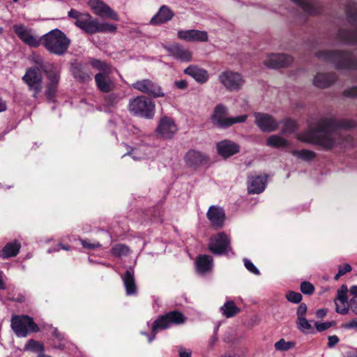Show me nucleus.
Masks as SVG:
<instances>
[{
	"label": "nucleus",
	"instance_id": "nucleus-1",
	"mask_svg": "<svg viewBox=\"0 0 357 357\" xmlns=\"http://www.w3.org/2000/svg\"><path fill=\"white\" fill-rule=\"evenodd\" d=\"M357 126V122L353 119L335 118H321L307 130L298 136V139L307 144L319 146L324 150H331L335 145V139L330 135L338 129L350 130Z\"/></svg>",
	"mask_w": 357,
	"mask_h": 357
},
{
	"label": "nucleus",
	"instance_id": "nucleus-2",
	"mask_svg": "<svg viewBox=\"0 0 357 357\" xmlns=\"http://www.w3.org/2000/svg\"><path fill=\"white\" fill-rule=\"evenodd\" d=\"M316 56L335 65L337 70H357V59L347 50H321Z\"/></svg>",
	"mask_w": 357,
	"mask_h": 357
},
{
	"label": "nucleus",
	"instance_id": "nucleus-3",
	"mask_svg": "<svg viewBox=\"0 0 357 357\" xmlns=\"http://www.w3.org/2000/svg\"><path fill=\"white\" fill-rule=\"evenodd\" d=\"M70 40L61 30L53 29L42 36V45L50 54L56 56L66 54L70 45Z\"/></svg>",
	"mask_w": 357,
	"mask_h": 357
},
{
	"label": "nucleus",
	"instance_id": "nucleus-4",
	"mask_svg": "<svg viewBox=\"0 0 357 357\" xmlns=\"http://www.w3.org/2000/svg\"><path fill=\"white\" fill-rule=\"evenodd\" d=\"M345 13L348 22L356 28L352 30L340 29L337 33V38L345 44L357 45V3L349 2Z\"/></svg>",
	"mask_w": 357,
	"mask_h": 357
},
{
	"label": "nucleus",
	"instance_id": "nucleus-5",
	"mask_svg": "<svg viewBox=\"0 0 357 357\" xmlns=\"http://www.w3.org/2000/svg\"><path fill=\"white\" fill-rule=\"evenodd\" d=\"M39 67L45 74L48 81L45 85L46 98L49 102H54L61 79V68L54 63H48L44 61Z\"/></svg>",
	"mask_w": 357,
	"mask_h": 357
},
{
	"label": "nucleus",
	"instance_id": "nucleus-6",
	"mask_svg": "<svg viewBox=\"0 0 357 357\" xmlns=\"http://www.w3.org/2000/svg\"><path fill=\"white\" fill-rule=\"evenodd\" d=\"M77 27L87 34L93 35L97 33H115L116 25L107 22L100 23L97 18H93L90 14L86 13L81 19L75 22Z\"/></svg>",
	"mask_w": 357,
	"mask_h": 357
},
{
	"label": "nucleus",
	"instance_id": "nucleus-7",
	"mask_svg": "<svg viewBox=\"0 0 357 357\" xmlns=\"http://www.w3.org/2000/svg\"><path fill=\"white\" fill-rule=\"evenodd\" d=\"M285 298L289 302L299 304L296 311V324L297 328L303 333H308L310 330H312L310 321L306 319L307 306L305 303H301L303 299L301 294L294 291H289L287 292Z\"/></svg>",
	"mask_w": 357,
	"mask_h": 357
},
{
	"label": "nucleus",
	"instance_id": "nucleus-8",
	"mask_svg": "<svg viewBox=\"0 0 357 357\" xmlns=\"http://www.w3.org/2000/svg\"><path fill=\"white\" fill-rule=\"evenodd\" d=\"M186 317L178 310H172L159 316L152 324L151 331L153 337L149 338L151 343L159 331L169 328L171 325H181L185 322Z\"/></svg>",
	"mask_w": 357,
	"mask_h": 357
},
{
	"label": "nucleus",
	"instance_id": "nucleus-9",
	"mask_svg": "<svg viewBox=\"0 0 357 357\" xmlns=\"http://www.w3.org/2000/svg\"><path fill=\"white\" fill-rule=\"evenodd\" d=\"M10 327L17 337H26L29 334L38 333L39 326L33 319L26 314H13L10 320Z\"/></svg>",
	"mask_w": 357,
	"mask_h": 357
},
{
	"label": "nucleus",
	"instance_id": "nucleus-10",
	"mask_svg": "<svg viewBox=\"0 0 357 357\" xmlns=\"http://www.w3.org/2000/svg\"><path fill=\"white\" fill-rule=\"evenodd\" d=\"M227 108L224 105H217L211 117L212 123L218 128L226 129L234 124L243 123L248 119V115L246 114L235 117H227Z\"/></svg>",
	"mask_w": 357,
	"mask_h": 357
},
{
	"label": "nucleus",
	"instance_id": "nucleus-11",
	"mask_svg": "<svg viewBox=\"0 0 357 357\" xmlns=\"http://www.w3.org/2000/svg\"><path fill=\"white\" fill-rule=\"evenodd\" d=\"M128 110L136 116L151 119L155 115V105L149 97L139 96L130 100Z\"/></svg>",
	"mask_w": 357,
	"mask_h": 357
},
{
	"label": "nucleus",
	"instance_id": "nucleus-12",
	"mask_svg": "<svg viewBox=\"0 0 357 357\" xmlns=\"http://www.w3.org/2000/svg\"><path fill=\"white\" fill-rule=\"evenodd\" d=\"M43 63L42 59L35 60V65L28 68L22 77L23 82L26 84L29 91L33 92V97L37 98L42 90L43 70L39 67Z\"/></svg>",
	"mask_w": 357,
	"mask_h": 357
},
{
	"label": "nucleus",
	"instance_id": "nucleus-13",
	"mask_svg": "<svg viewBox=\"0 0 357 357\" xmlns=\"http://www.w3.org/2000/svg\"><path fill=\"white\" fill-rule=\"evenodd\" d=\"M132 88L150 98H163L165 94L161 86L156 82L150 79L137 80L132 85Z\"/></svg>",
	"mask_w": 357,
	"mask_h": 357
},
{
	"label": "nucleus",
	"instance_id": "nucleus-14",
	"mask_svg": "<svg viewBox=\"0 0 357 357\" xmlns=\"http://www.w3.org/2000/svg\"><path fill=\"white\" fill-rule=\"evenodd\" d=\"M230 239L225 232H219L210 238L208 250L214 255H222L230 249Z\"/></svg>",
	"mask_w": 357,
	"mask_h": 357
},
{
	"label": "nucleus",
	"instance_id": "nucleus-15",
	"mask_svg": "<svg viewBox=\"0 0 357 357\" xmlns=\"http://www.w3.org/2000/svg\"><path fill=\"white\" fill-rule=\"evenodd\" d=\"M220 82L229 91H238L244 84V79L238 73L226 70L219 75Z\"/></svg>",
	"mask_w": 357,
	"mask_h": 357
},
{
	"label": "nucleus",
	"instance_id": "nucleus-16",
	"mask_svg": "<svg viewBox=\"0 0 357 357\" xmlns=\"http://www.w3.org/2000/svg\"><path fill=\"white\" fill-rule=\"evenodd\" d=\"M186 165L197 169L200 167L210 165V158L206 153L195 149L189 150L184 156Z\"/></svg>",
	"mask_w": 357,
	"mask_h": 357
},
{
	"label": "nucleus",
	"instance_id": "nucleus-17",
	"mask_svg": "<svg viewBox=\"0 0 357 357\" xmlns=\"http://www.w3.org/2000/svg\"><path fill=\"white\" fill-rule=\"evenodd\" d=\"M254 116L256 125L264 132L275 131L279 127V122L268 114L255 112Z\"/></svg>",
	"mask_w": 357,
	"mask_h": 357
},
{
	"label": "nucleus",
	"instance_id": "nucleus-18",
	"mask_svg": "<svg viewBox=\"0 0 357 357\" xmlns=\"http://www.w3.org/2000/svg\"><path fill=\"white\" fill-rule=\"evenodd\" d=\"M89 5L93 13L102 17H106L115 21H119V18L116 13L108 5L101 0H89Z\"/></svg>",
	"mask_w": 357,
	"mask_h": 357
},
{
	"label": "nucleus",
	"instance_id": "nucleus-19",
	"mask_svg": "<svg viewBox=\"0 0 357 357\" xmlns=\"http://www.w3.org/2000/svg\"><path fill=\"white\" fill-rule=\"evenodd\" d=\"M13 31L18 38L29 46L36 48L42 45V37L38 38L31 35L24 25L15 24L13 26Z\"/></svg>",
	"mask_w": 357,
	"mask_h": 357
},
{
	"label": "nucleus",
	"instance_id": "nucleus-20",
	"mask_svg": "<svg viewBox=\"0 0 357 357\" xmlns=\"http://www.w3.org/2000/svg\"><path fill=\"white\" fill-rule=\"evenodd\" d=\"M293 61V57L288 54H271L264 61V63L268 68L278 69L289 66Z\"/></svg>",
	"mask_w": 357,
	"mask_h": 357
},
{
	"label": "nucleus",
	"instance_id": "nucleus-21",
	"mask_svg": "<svg viewBox=\"0 0 357 357\" xmlns=\"http://www.w3.org/2000/svg\"><path fill=\"white\" fill-rule=\"evenodd\" d=\"M164 49L170 56L184 62L190 61L192 59V53L188 50L185 49L183 46L178 43L166 45Z\"/></svg>",
	"mask_w": 357,
	"mask_h": 357
},
{
	"label": "nucleus",
	"instance_id": "nucleus-22",
	"mask_svg": "<svg viewBox=\"0 0 357 357\" xmlns=\"http://www.w3.org/2000/svg\"><path fill=\"white\" fill-rule=\"evenodd\" d=\"M218 153L224 159L239 153L240 146L230 139H224L216 144Z\"/></svg>",
	"mask_w": 357,
	"mask_h": 357
},
{
	"label": "nucleus",
	"instance_id": "nucleus-23",
	"mask_svg": "<svg viewBox=\"0 0 357 357\" xmlns=\"http://www.w3.org/2000/svg\"><path fill=\"white\" fill-rule=\"evenodd\" d=\"M177 37L186 42H206L208 40L206 31L197 29L180 30L177 32Z\"/></svg>",
	"mask_w": 357,
	"mask_h": 357
},
{
	"label": "nucleus",
	"instance_id": "nucleus-24",
	"mask_svg": "<svg viewBox=\"0 0 357 357\" xmlns=\"http://www.w3.org/2000/svg\"><path fill=\"white\" fill-rule=\"evenodd\" d=\"M206 216L213 228L218 229L223 227L225 221V213L222 208L218 206H210Z\"/></svg>",
	"mask_w": 357,
	"mask_h": 357
},
{
	"label": "nucleus",
	"instance_id": "nucleus-25",
	"mask_svg": "<svg viewBox=\"0 0 357 357\" xmlns=\"http://www.w3.org/2000/svg\"><path fill=\"white\" fill-rule=\"evenodd\" d=\"M348 291V287L346 284H342L337 291V296L335 299V311L340 314H347L349 312Z\"/></svg>",
	"mask_w": 357,
	"mask_h": 357
},
{
	"label": "nucleus",
	"instance_id": "nucleus-26",
	"mask_svg": "<svg viewBox=\"0 0 357 357\" xmlns=\"http://www.w3.org/2000/svg\"><path fill=\"white\" fill-rule=\"evenodd\" d=\"M177 128L174 121L169 117L165 116L160 121L157 128L158 132L165 138H172L176 132Z\"/></svg>",
	"mask_w": 357,
	"mask_h": 357
},
{
	"label": "nucleus",
	"instance_id": "nucleus-27",
	"mask_svg": "<svg viewBox=\"0 0 357 357\" xmlns=\"http://www.w3.org/2000/svg\"><path fill=\"white\" fill-rule=\"evenodd\" d=\"M266 174L249 177L248 191L249 194H259L262 192L267 182Z\"/></svg>",
	"mask_w": 357,
	"mask_h": 357
},
{
	"label": "nucleus",
	"instance_id": "nucleus-28",
	"mask_svg": "<svg viewBox=\"0 0 357 357\" xmlns=\"http://www.w3.org/2000/svg\"><path fill=\"white\" fill-rule=\"evenodd\" d=\"M174 15V12L166 5L162 6L158 13L151 18L150 23L159 25L171 20Z\"/></svg>",
	"mask_w": 357,
	"mask_h": 357
},
{
	"label": "nucleus",
	"instance_id": "nucleus-29",
	"mask_svg": "<svg viewBox=\"0 0 357 357\" xmlns=\"http://www.w3.org/2000/svg\"><path fill=\"white\" fill-rule=\"evenodd\" d=\"M71 73L73 77L79 82H86L92 79V73L82 63L73 64Z\"/></svg>",
	"mask_w": 357,
	"mask_h": 357
},
{
	"label": "nucleus",
	"instance_id": "nucleus-30",
	"mask_svg": "<svg viewBox=\"0 0 357 357\" xmlns=\"http://www.w3.org/2000/svg\"><path fill=\"white\" fill-rule=\"evenodd\" d=\"M21 243L18 240H13L7 243L0 250V258L6 259L16 257L20 250Z\"/></svg>",
	"mask_w": 357,
	"mask_h": 357
},
{
	"label": "nucleus",
	"instance_id": "nucleus-31",
	"mask_svg": "<svg viewBox=\"0 0 357 357\" xmlns=\"http://www.w3.org/2000/svg\"><path fill=\"white\" fill-rule=\"evenodd\" d=\"M337 79L335 73H317L314 79V85L319 88H327L332 85Z\"/></svg>",
	"mask_w": 357,
	"mask_h": 357
},
{
	"label": "nucleus",
	"instance_id": "nucleus-32",
	"mask_svg": "<svg viewBox=\"0 0 357 357\" xmlns=\"http://www.w3.org/2000/svg\"><path fill=\"white\" fill-rule=\"evenodd\" d=\"M184 73L193 77L197 82L204 84L208 79V71L196 66H189L184 70Z\"/></svg>",
	"mask_w": 357,
	"mask_h": 357
},
{
	"label": "nucleus",
	"instance_id": "nucleus-33",
	"mask_svg": "<svg viewBox=\"0 0 357 357\" xmlns=\"http://www.w3.org/2000/svg\"><path fill=\"white\" fill-rule=\"evenodd\" d=\"M134 269L130 267L126 270L122 276V280L125 286L126 294L128 296L134 295L137 293V285L134 278Z\"/></svg>",
	"mask_w": 357,
	"mask_h": 357
},
{
	"label": "nucleus",
	"instance_id": "nucleus-34",
	"mask_svg": "<svg viewBox=\"0 0 357 357\" xmlns=\"http://www.w3.org/2000/svg\"><path fill=\"white\" fill-rule=\"evenodd\" d=\"M197 271L200 274H204L212 270L213 258L207 255H200L195 261Z\"/></svg>",
	"mask_w": 357,
	"mask_h": 357
},
{
	"label": "nucleus",
	"instance_id": "nucleus-35",
	"mask_svg": "<svg viewBox=\"0 0 357 357\" xmlns=\"http://www.w3.org/2000/svg\"><path fill=\"white\" fill-rule=\"evenodd\" d=\"M109 73H97L95 75V81L98 89L103 93H109L112 90V82L107 76Z\"/></svg>",
	"mask_w": 357,
	"mask_h": 357
},
{
	"label": "nucleus",
	"instance_id": "nucleus-36",
	"mask_svg": "<svg viewBox=\"0 0 357 357\" xmlns=\"http://www.w3.org/2000/svg\"><path fill=\"white\" fill-rule=\"evenodd\" d=\"M220 310L222 314L227 318L233 317L240 312V308L236 306L233 301H227Z\"/></svg>",
	"mask_w": 357,
	"mask_h": 357
},
{
	"label": "nucleus",
	"instance_id": "nucleus-37",
	"mask_svg": "<svg viewBox=\"0 0 357 357\" xmlns=\"http://www.w3.org/2000/svg\"><path fill=\"white\" fill-rule=\"evenodd\" d=\"M266 144L269 146L278 149L287 147L289 145V142L286 139L274 135L268 137Z\"/></svg>",
	"mask_w": 357,
	"mask_h": 357
},
{
	"label": "nucleus",
	"instance_id": "nucleus-38",
	"mask_svg": "<svg viewBox=\"0 0 357 357\" xmlns=\"http://www.w3.org/2000/svg\"><path fill=\"white\" fill-rule=\"evenodd\" d=\"M89 63L93 68L101 71L100 73H111V67L105 61H101L100 59L90 58L89 61Z\"/></svg>",
	"mask_w": 357,
	"mask_h": 357
},
{
	"label": "nucleus",
	"instance_id": "nucleus-39",
	"mask_svg": "<svg viewBox=\"0 0 357 357\" xmlns=\"http://www.w3.org/2000/svg\"><path fill=\"white\" fill-rule=\"evenodd\" d=\"M282 124V134L293 133L298 130V124L296 121L290 118L284 119L279 122Z\"/></svg>",
	"mask_w": 357,
	"mask_h": 357
},
{
	"label": "nucleus",
	"instance_id": "nucleus-40",
	"mask_svg": "<svg viewBox=\"0 0 357 357\" xmlns=\"http://www.w3.org/2000/svg\"><path fill=\"white\" fill-rule=\"evenodd\" d=\"M110 253L112 256L119 258L123 256H128L130 253V249L128 246L121 244L117 243L115 244L111 249Z\"/></svg>",
	"mask_w": 357,
	"mask_h": 357
},
{
	"label": "nucleus",
	"instance_id": "nucleus-41",
	"mask_svg": "<svg viewBox=\"0 0 357 357\" xmlns=\"http://www.w3.org/2000/svg\"><path fill=\"white\" fill-rule=\"evenodd\" d=\"M291 154L305 161H311L316 158L315 152L307 149H302L301 151L293 150Z\"/></svg>",
	"mask_w": 357,
	"mask_h": 357
},
{
	"label": "nucleus",
	"instance_id": "nucleus-42",
	"mask_svg": "<svg viewBox=\"0 0 357 357\" xmlns=\"http://www.w3.org/2000/svg\"><path fill=\"white\" fill-rule=\"evenodd\" d=\"M44 349L43 344L33 339L29 340L24 348V351L40 352L42 354L44 351Z\"/></svg>",
	"mask_w": 357,
	"mask_h": 357
},
{
	"label": "nucleus",
	"instance_id": "nucleus-43",
	"mask_svg": "<svg viewBox=\"0 0 357 357\" xmlns=\"http://www.w3.org/2000/svg\"><path fill=\"white\" fill-rule=\"evenodd\" d=\"M294 342H287L284 339H280L275 344V349L278 351H288L295 347Z\"/></svg>",
	"mask_w": 357,
	"mask_h": 357
},
{
	"label": "nucleus",
	"instance_id": "nucleus-44",
	"mask_svg": "<svg viewBox=\"0 0 357 357\" xmlns=\"http://www.w3.org/2000/svg\"><path fill=\"white\" fill-rule=\"evenodd\" d=\"M121 99V96L116 93H109L105 97V102L107 106L113 107L116 105Z\"/></svg>",
	"mask_w": 357,
	"mask_h": 357
},
{
	"label": "nucleus",
	"instance_id": "nucleus-45",
	"mask_svg": "<svg viewBox=\"0 0 357 357\" xmlns=\"http://www.w3.org/2000/svg\"><path fill=\"white\" fill-rule=\"evenodd\" d=\"M300 289L303 294L310 296L313 294L315 288L311 282L308 281H304L301 283Z\"/></svg>",
	"mask_w": 357,
	"mask_h": 357
},
{
	"label": "nucleus",
	"instance_id": "nucleus-46",
	"mask_svg": "<svg viewBox=\"0 0 357 357\" xmlns=\"http://www.w3.org/2000/svg\"><path fill=\"white\" fill-rule=\"evenodd\" d=\"M352 270L351 266L349 264H345L344 265H340L338 267V272L334 276L335 280H338L340 277L343 276L346 273L351 272Z\"/></svg>",
	"mask_w": 357,
	"mask_h": 357
},
{
	"label": "nucleus",
	"instance_id": "nucleus-47",
	"mask_svg": "<svg viewBox=\"0 0 357 357\" xmlns=\"http://www.w3.org/2000/svg\"><path fill=\"white\" fill-rule=\"evenodd\" d=\"M336 324V322L335 321H326L324 323H318L316 322L314 326L319 332H323L329 328L332 327L333 326H335Z\"/></svg>",
	"mask_w": 357,
	"mask_h": 357
},
{
	"label": "nucleus",
	"instance_id": "nucleus-48",
	"mask_svg": "<svg viewBox=\"0 0 357 357\" xmlns=\"http://www.w3.org/2000/svg\"><path fill=\"white\" fill-rule=\"evenodd\" d=\"M244 265L245 268L255 275H259L260 272L258 268L248 259H244Z\"/></svg>",
	"mask_w": 357,
	"mask_h": 357
},
{
	"label": "nucleus",
	"instance_id": "nucleus-49",
	"mask_svg": "<svg viewBox=\"0 0 357 357\" xmlns=\"http://www.w3.org/2000/svg\"><path fill=\"white\" fill-rule=\"evenodd\" d=\"M82 247L88 250H94L101 246L100 243L96 242L93 243H89L86 240H80Z\"/></svg>",
	"mask_w": 357,
	"mask_h": 357
},
{
	"label": "nucleus",
	"instance_id": "nucleus-50",
	"mask_svg": "<svg viewBox=\"0 0 357 357\" xmlns=\"http://www.w3.org/2000/svg\"><path fill=\"white\" fill-rule=\"evenodd\" d=\"M86 13H80L75 9H70V10L68 13V16L70 18L75 19L76 21H78L81 19L82 15H85Z\"/></svg>",
	"mask_w": 357,
	"mask_h": 357
},
{
	"label": "nucleus",
	"instance_id": "nucleus-51",
	"mask_svg": "<svg viewBox=\"0 0 357 357\" xmlns=\"http://www.w3.org/2000/svg\"><path fill=\"white\" fill-rule=\"evenodd\" d=\"M342 328L345 329L357 328V318H354L347 323L342 324Z\"/></svg>",
	"mask_w": 357,
	"mask_h": 357
},
{
	"label": "nucleus",
	"instance_id": "nucleus-52",
	"mask_svg": "<svg viewBox=\"0 0 357 357\" xmlns=\"http://www.w3.org/2000/svg\"><path fill=\"white\" fill-rule=\"evenodd\" d=\"M343 94L347 97H357V86L344 90Z\"/></svg>",
	"mask_w": 357,
	"mask_h": 357
},
{
	"label": "nucleus",
	"instance_id": "nucleus-53",
	"mask_svg": "<svg viewBox=\"0 0 357 357\" xmlns=\"http://www.w3.org/2000/svg\"><path fill=\"white\" fill-rule=\"evenodd\" d=\"M328 347L333 348L339 342V338L337 335H331L328 337Z\"/></svg>",
	"mask_w": 357,
	"mask_h": 357
},
{
	"label": "nucleus",
	"instance_id": "nucleus-54",
	"mask_svg": "<svg viewBox=\"0 0 357 357\" xmlns=\"http://www.w3.org/2000/svg\"><path fill=\"white\" fill-rule=\"evenodd\" d=\"M174 85L178 89H185L188 86V82L184 79H181V80L176 81L174 82Z\"/></svg>",
	"mask_w": 357,
	"mask_h": 357
},
{
	"label": "nucleus",
	"instance_id": "nucleus-55",
	"mask_svg": "<svg viewBox=\"0 0 357 357\" xmlns=\"http://www.w3.org/2000/svg\"><path fill=\"white\" fill-rule=\"evenodd\" d=\"M350 308L351 312L357 315V298H352L350 299Z\"/></svg>",
	"mask_w": 357,
	"mask_h": 357
},
{
	"label": "nucleus",
	"instance_id": "nucleus-56",
	"mask_svg": "<svg viewBox=\"0 0 357 357\" xmlns=\"http://www.w3.org/2000/svg\"><path fill=\"white\" fill-rule=\"evenodd\" d=\"M178 352L179 357H190L192 355L191 351H187L183 347L179 349Z\"/></svg>",
	"mask_w": 357,
	"mask_h": 357
},
{
	"label": "nucleus",
	"instance_id": "nucleus-57",
	"mask_svg": "<svg viewBox=\"0 0 357 357\" xmlns=\"http://www.w3.org/2000/svg\"><path fill=\"white\" fill-rule=\"evenodd\" d=\"M328 310L325 308L319 309L316 312V317L318 319H322L327 314Z\"/></svg>",
	"mask_w": 357,
	"mask_h": 357
},
{
	"label": "nucleus",
	"instance_id": "nucleus-58",
	"mask_svg": "<svg viewBox=\"0 0 357 357\" xmlns=\"http://www.w3.org/2000/svg\"><path fill=\"white\" fill-rule=\"evenodd\" d=\"M6 103L1 97H0V112H4L6 110Z\"/></svg>",
	"mask_w": 357,
	"mask_h": 357
},
{
	"label": "nucleus",
	"instance_id": "nucleus-59",
	"mask_svg": "<svg viewBox=\"0 0 357 357\" xmlns=\"http://www.w3.org/2000/svg\"><path fill=\"white\" fill-rule=\"evenodd\" d=\"M3 272L0 271V289L4 290L6 288V284L2 279Z\"/></svg>",
	"mask_w": 357,
	"mask_h": 357
},
{
	"label": "nucleus",
	"instance_id": "nucleus-60",
	"mask_svg": "<svg viewBox=\"0 0 357 357\" xmlns=\"http://www.w3.org/2000/svg\"><path fill=\"white\" fill-rule=\"evenodd\" d=\"M350 293L357 298V285H353L350 288Z\"/></svg>",
	"mask_w": 357,
	"mask_h": 357
},
{
	"label": "nucleus",
	"instance_id": "nucleus-61",
	"mask_svg": "<svg viewBox=\"0 0 357 357\" xmlns=\"http://www.w3.org/2000/svg\"><path fill=\"white\" fill-rule=\"evenodd\" d=\"M152 335H150L148 333L146 332H142V334L146 337H148V342H149V338L150 337H153V333L151 332Z\"/></svg>",
	"mask_w": 357,
	"mask_h": 357
},
{
	"label": "nucleus",
	"instance_id": "nucleus-62",
	"mask_svg": "<svg viewBox=\"0 0 357 357\" xmlns=\"http://www.w3.org/2000/svg\"><path fill=\"white\" fill-rule=\"evenodd\" d=\"M59 246L61 247V249H63V250H70L69 247H68V246H66V245H63V244H59Z\"/></svg>",
	"mask_w": 357,
	"mask_h": 357
},
{
	"label": "nucleus",
	"instance_id": "nucleus-63",
	"mask_svg": "<svg viewBox=\"0 0 357 357\" xmlns=\"http://www.w3.org/2000/svg\"><path fill=\"white\" fill-rule=\"evenodd\" d=\"M54 335L58 338H61V334L58 332L56 329L54 331Z\"/></svg>",
	"mask_w": 357,
	"mask_h": 357
},
{
	"label": "nucleus",
	"instance_id": "nucleus-64",
	"mask_svg": "<svg viewBox=\"0 0 357 357\" xmlns=\"http://www.w3.org/2000/svg\"><path fill=\"white\" fill-rule=\"evenodd\" d=\"M13 2H17L18 0H13Z\"/></svg>",
	"mask_w": 357,
	"mask_h": 357
}]
</instances>
